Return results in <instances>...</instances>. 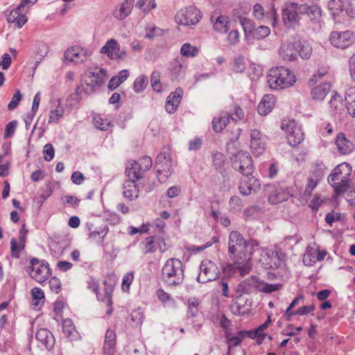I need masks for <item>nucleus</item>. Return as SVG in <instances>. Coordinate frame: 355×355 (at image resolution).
Returning <instances> with one entry per match:
<instances>
[{
    "instance_id": "obj_1",
    "label": "nucleus",
    "mask_w": 355,
    "mask_h": 355,
    "mask_svg": "<svg viewBox=\"0 0 355 355\" xmlns=\"http://www.w3.org/2000/svg\"><path fill=\"white\" fill-rule=\"evenodd\" d=\"M249 241H246L238 231H232L228 238V254L241 276L248 275L252 268L251 257H249Z\"/></svg>"
},
{
    "instance_id": "obj_2",
    "label": "nucleus",
    "mask_w": 355,
    "mask_h": 355,
    "mask_svg": "<svg viewBox=\"0 0 355 355\" xmlns=\"http://www.w3.org/2000/svg\"><path fill=\"white\" fill-rule=\"evenodd\" d=\"M232 139L227 142V153L230 155L232 167L245 177L252 175L254 171V166L251 155L247 151L239 149L236 141Z\"/></svg>"
},
{
    "instance_id": "obj_3",
    "label": "nucleus",
    "mask_w": 355,
    "mask_h": 355,
    "mask_svg": "<svg viewBox=\"0 0 355 355\" xmlns=\"http://www.w3.org/2000/svg\"><path fill=\"white\" fill-rule=\"evenodd\" d=\"M267 81L270 88L282 89L288 88L296 82L294 73L283 66L271 68L268 73Z\"/></svg>"
},
{
    "instance_id": "obj_4",
    "label": "nucleus",
    "mask_w": 355,
    "mask_h": 355,
    "mask_svg": "<svg viewBox=\"0 0 355 355\" xmlns=\"http://www.w3.org/2000/svg\"><path fill=\"white\" fill-rule=\"evenodd\" d=\"M164 283L169 287L180 286L184 279V270L182 261L175 258L168 259L162 269Z\"/></svg>"
},
{
    "instance_id": "obj_5",
    "label": "nucleus",
    "mask_w": 355,
    "mask_h": 355,
    "mask_svg": "<svg viewBox=\"0 0 355 355\" xmlns=\"http://www.w3.org/2000/svg\"><path fill=\"white\" fill-rule=\"evenodd\" d=\"M249 257L252 260L260 263L265 269L277 268V264L273 262L272 250L261 248L259 242L255 239L249 240Z\"/></svg>"
},
{
    "instance_id": "obj_6",
    "label": "nucleus",
    "mask_w": 355,
    "mask_h": 355,
    "mask_svg": "<svg viewBox=\"0 0 355 355\" xmlns=\"http://www.w3.org/2000/svg\"><path fill=\"white\" fill-rule=\"evenodd\" d=\"M155 167L157 170V177L161 182H165L173 172V162L168 148H164L157 156Z\"/></svg>"
},
{
    "instance_id": "obj_7",
    "label": "nucleus",
    "mask_w": 355,
    "mask_h": 355,
    "mask_svg": "<svg viewBox=\"0 0 355 355\" xmlns=\"http://www.w3.org/2000/svg\"><path fill=\"white\" fill-rule=\"evenodd\" d=\"M26 271L32 279L41 284L44 283L51 275L48 262L37 258L30 259Z\"/></svg>"
},
{
    "instance_id": "obj_8",
    "label": "nucleus",
    "mask_w": 355,
    "mask_h": 355,
    "mask_svg": "<svg viewBox=\"0 0 355 355\" xmlns=\"http://www.w3.org/2000/svg\"><path fill=\"white\" fill-rule=\"evenodd\" d=\"M105 288L104 294L98 292V282L94 278L89 277L87 282V287L92 292L95 293L96 297L98 300L104 302L109 309L107 310L106 313L110 315L112 313V293L114 291V286L108 284L106 281L104 282Z\"/></svg>"
},
{
    "instance_id": "obj_9",
    "label": "nucleus",
    "mask_w": 355,
    "mask_h": 355,
    "mask_svg": "<svg viewBox=\"0 0 355 355\" xmlns=\"http://www.w3.org/2000/svg\"><path fill=\"white\" fill-rule=\"evenodd\" d=\"M328 8L335 21L337 20L336 17L355 16V10L349 0H331L328 3Z\"/></svg>"
},
{
    "instance_id": "obj_10",
    "label": "nucleus",
    "mask_w": 355,
    "mask_h": 355,
    "mask_svg": "<svg viewBox=\"0 0 355 355\" xmlns=\"http://www.w3.org/2000/svg\"><path fill=\"white\" fill-rule=\"evenodd\" d=\"M220 272L217 265L208 259L201 261L200 272L196 278L198 282L205 284L217 279Z\"/></svg>"
},
{
    "instance_id": "obj_11",
    "label": "nucleus",
    "mask_w": 355,
    "mask_h": 355,
    "mask_svg": "<svg viewBox=\"0 0 355 355\" xmlns=\"http://www.w3.org/2000/svg\"><path fill=\"white\" fill-rule=\"evenodd\" d=\"M201 17L199 10L194 6H189L178 11L175 19L178 24L191 26L198 24Z\"/></svg>"
},
{
    "instance_id": "obj_12",
    "label": "nucleus",
    "mask_w": 355,
    "mask_h": 355,
    "mask_svg": "<svg viewBox=\"0 0 355 355\" xmlns=\"http://www.w3.org/2000/svg\"><path fill=\"white\" fill-rule=\"evenodd\" d=\"M90 56L91 52L88 49L78 46H72L64 52L65 60L75 64L84 63Z\"/></svg>"
},
{
    "instance_id": "obj_13",
    "label": "nucleus",
    "mask_w": 355,
    "mask_h": 355,
    "mask_svg": "<svg viewBox=\"0 0 355 355\" xmlns=\"http://www.w3.org/2000/svg\"><path fill=\"white\" fill-rule=\"evenodd\" d=\"M352 33L349 31H333L329 36L331 44L339 49H346L352 43Z\"/></svg>"
},
{
    "instance_id": "obj_14",
    "label": "nucleus",
    "mask_w": 355,
    "mask_h": 355,
    "mask_svg": "<svg viewBox=\"0 0 355 355\" xmlns=\"http://www.w3.org/2000/svg\"><path fill=\"white\" fill-rule=\"evenodd\" d=\"M301 14L300 6L296 3H290L282 10V19L286 25L291 26L299 21Z\"/></svg>"
},
{
    "instance_id": "obj_15",
    "label": "nucleus",
    "mask_w": 355,
    "mask_h": 355,
    "mask_svg": "<svg viewBox=\"0 0 355 355\" xmlns=\"http://www.w3.org/2000/svg\"><path fill=\"white\" fill-rule=\"evenodd\" d=\"M250 147L252 153L255 156H259L265 151L266 142L259 130L256 129L251 130Z\"/></svg>"
},
{
    "instance_id": "obj_16",
    "label": "nucleus",
    "mask_w": 355,
    "mask_h": 355,
    "mask_svg": "<svg viewBox=\"0 0 355 355\" xmlns=\"http://www.w3.org/2000/svg\"><path fill=\"white\" fill-rule=\"evenodd\" d=\"M105 74L106 71L104 69H100L96 72L88 71L85 75L84 83L94 92L95 87L101 85L104 82Z\"/></svg>"
},
{
    "instance_id": "obj_17",
    "label": "nucleus",
    "mask_w": 355,
    "mask_h": 355,
    "mask_svg": "<svg viewBox=\"0 0 355 355\" xmlns=\"http://www.w3.org/2000/svg\"><path fill=\"white\" fill-rule=\"evenodd\" d=\"M351 173V167L349 164L343 163L338 165L331 171V174L328 177V182H336V181L342 179L349 178Z\"/></svg>"
},
{
    "instance_id": "obj_18",
    "label": "nucleus",
    "mask_w": 355,
    "mask_h": 355,
    "mask_svg": "<svg viewBox=\"0 0 355 355\" xmlns=\"http://www.w3.org/2000/svg\"><path fill=\"white\" fill-rule=\"evenodd\" d=\"M300 44L296 43H285L281 46L279 54L284 60L294 61L297 58Z\"/></svg>"
},
{
    "instance_id": "obj_19",
    "label": "nucleus",
    "mask_w": 355,
    "mask_h": 355,
    "mask_svg": "<svg viewBox=\"0 0 355 355\" xmlns=\"http://www.w3.org/2000/svg\"><path fill=\"white\" fill-rule=\"evenodd\" d=\"M265 282L259 279L254 275H252L239 284V288L244 293H250L248 287H253L260 292L264 289Z\"/></svg>"
},
{
    "instance_id": "obj_20",
    "label": "nucleus",
    "mask_w": 355,
    "mask_h": 355,
    "mask_svg": "<svg viewBox=\"0 0 355 355\" xmlns=\"http://www.w3.org/2000/svg\"><path fill=\"white\" fill-rule=\"evenodd\" d=\"M182 94V89L178 87L175 92L171 93L167 97L165 109L168 113L173 114L175 112L176 108L180 103Z\"/></svg>"
},
{
    "instance_id": "obj_21",
    "label": "nucleus",
    "mask_w": 355,
    "mask_h": 355,
    "mask_svg": "<svg viewBox=\"0 0 355 355\" xmlns=\"http://www.w3.org/2000/svg\"><path fill=\"white\" fill-rule=\"evenodd\" d=\"M125 174L128 178V180L135 182L141 179L144 176V172L135 160H129L127 162L125 165Z\"/></svg>"
},
{
    "instance_id": "obj_22",
    "label": "nucleus",
    "mask_w": 355,
    "mask_h": 355,
    "mask_svg": "<svg viewBox=\"0 0 355 355\" xmlns=\"http://www.w3.org/2000/svg\"><path fill=\"white\" fill-rule=\"evenodd\" d=\"M335 144L338 152L342 155L349 154L354 148L353 143L349 140L343 132H340L337 135Z\"/></svg>"
},
{
    "instance_id": "obj_23",
    "label": "nucleus",
    "mask_w": 355,
    "mask_h": 355,
    "mask_svg": "<svg viewBox=\"0 0 355 355\" xmlns=\"http://www.w3.org/2000/svg\"><path fill=\"white\" fill-rule=\"evenodd\" d=\"M300 12L306 14L310 20L313 23H320L322 17V10L318 5L300 6Z\"/></svg>"
},
{
    "instance_id": "obj_24",
    "label": "nucleus",
    "mask_w": 355,
    "mask_h": 355,
    "mask_svg": "<svg viewBox=\"0 0 355 355\" xmlns=\"http://www.w3.org/2000/svg\"><path fill=\"white\" fill-rule=\"evenodd\" d=\"M276 102V98L273 94L263 96L259 103L257 112L261 116H266L273 109Z\"/></svg>"
},
{
    "instance_id": "obj_25",
    "label": "nucleus",
    "mask_w": 355,
    "mask_h": 355,
    "mask_svg": "<svg viewBox=\"0 0 355 355\" xmlns=\"http://www.w3.org/2000/svg\"><path fill=\"white\" fill-rule=\"evenodd\" d=\"M260 182L258 179L251 175L246 177L239 186V191L243 196H249L252 191L260 188Z\"/></svg>"
},
{
    "instance_id": "obj_26",
    "label": "nucleus",
    "mask_w": 355,
    "mask_h": 355,
    "mask_svg": "<svg viewBox=\"0 0 355 355\" xmlns=\"http://www.w3.org/2000/svg\"><path fill=\"white\" fill-rule=\"evenodd\" d=\"M36 339L40 342L48 350L51 349L55 344V339L52 333L47 329H40L36 334Z\"/></svg>"
},
{
    "instance_id": "obj_27",
    "label": "nucleus",
    "mask_w": 355,
    "mask_h": 355,
    "mask_svg": "<svg viewBox=\"0 0 355 355\" xmlns=\"http://www.w3.org/2000/svg\"><path fill=\"white\" fill-rule=\"evenodd\" d=\"M123 196L129 200L137 198L139 196V187L136 182L125 180L123 183Z\"/></svg>"
},
{
    "instance_id": "obj_28",
    "label": "nucleus",
    "mask_w": 355,
    "mask_h": 355,
    "mask_svg": "<svg viewBox=\"0 0 355 355\" xmlns=\"http://www.w3.org/2000/svg\"><path fill=\"white\" fill-rule=\"evenodd\" d=\"M116 335L114 331L110 329L107 330L103 347L105 355H112L116 345Z\"/></svg>"
},
{
    "instance_id": "obj_29",
    "label": "nucleus",
    "mask_w": 355,
    "mask_h": 355,
    "mask_svg": "<svg viewBox=\"0 0 355 355\" xmlns=\"http://www.w3.org/2000/svg\"><path fill=\"white\" fill-rule=\"evenodd\" d=\"M331 85L328 83H323L311 89V95L314 100L322 101L329 92Z\"/></svg>"
},
{
    "instance_id": "obj_30",
    "label": "nucleus",
    "mask_w": 355,
    "mask_h": 355,
    "mask_svg": "<svg viewBox=\"0 0 355 355\" xmlns=\"http://www.w3.org/2000/svg\"><path fill=\"white\" fill-rule=\"evenodd\" d=\"M229 112H223L218 116H215L212 121V128L216 132H221L230 121Z\"/></svg>"
},
{
    "instance_id": "obj_31",
    "label": "nucleus",
    "mask_w": 355,
    "mask_h": 355,
    "mask_svg": "<svg viewBox=\"0 0 355 355\" xmlns=\"http://www.w3.org/2000/svg\"><path fill=\"white\" fill-rule=\"evenodd\" d=\"M327 252L324 250L306 252L304 256V263L307 266H312L316 261L323 260Z\"/></svg>"
},
{
    "instance_id": "obj_32",
    "label": "nucleus",
    "mask_w": 355,
    "mask_h": 355,
    "mask_svg": "<svg viewBox=\"0 0 355 355\" xmlns=\"http://www.w3.org/2000/svg\"><path fill=\"white\" fill-rule=\"evenodd\" d=\"M345 99L348 113L355 118V87H349L347 90Z\"/></svg>"
},
{
    "instance_id": "obj_33",
    "label": "nucleus",
    "mask_w": 355,
    "mask_h": 355,
    "mask_svg": "<svg viewBox=\"0 0 355 355\" xmlns=\"http://www.w3.org/2000/svg\"><path fill=\"white\" fill-rule=\"evenodd\" d=\"M246 301L242 297H237L236 300L231 304L230 309L233 314L243 315L247 313L249 308L245 306Z\"/></svg>"
},
{
    "instance_id": "obj_34",
    "label": "nucleus",
    "mask_w": 355,
    "mask_h": 355,
    "mask_svg": "<svg viewBox=\"0 0 355 355\" xmlns=\"http://www.w3.org/2000/svg\"><path fill=\"white\" fill-rule=\"evenodd\" d=\"M289 144L291 146H297L301 144L304 140V132L300 127L296 126L287 135Z\"/></svg>"
},
{
    "instance_id": "obj_35",
    "label": "nucleus",
    "mask_w": 355,
    "mask_h": 355,
    "mask_svg": "<svg viewBox=\"0 0 355 355\" xmlns=\"http://www.w3.org/2000/svg\"><path fill=\"white\" fill-rule=\"evenodd\" d=\"M329 105L331 108V112L334 114H340L341 111L344 110L343 99L341 96L336 93L331 96V100L329 101Z\"/></svg>"
},
{
    "instance_id": "obj_36",
    "label": "nucleus",
    "mask_w": 355,
    "mask_h": 355,
    "mask_svg": "<svg viewBox=\"0 0 355 355\" xmlns=\"http://www.w3.org/2000/svg\"><path fill=\"white\" fill-rule=\"evenodd\" d=\"M188 307L187 314L188 318L197 317L199 313L200 300L196 297H190L187 300Z\"/></svg>"
},
{
    "instance_id": "obj_37",
    "label": "nucleus",
    "mask_w": 355,
    "mask_h": 355,
    "mask_svg": "<svg viewBox=\"0 0 355 355\" xmlns=\"http://www.w3.org/2000/svg\"><path fill=\"white\" fill-rule=\"evenodd\" d=\"M291 196H292L291 189L286 188L282 191H278L274 195H270L268 197V201L271 204H277L288 200Z\"/></svg>"
},
{
    "instance_id": "obj_38",
    "label": "nucleus",
    "mask_w": 355,
    "mask_h": 355,
    "mask_svg": "<svg viewBox=\"0 0 355 355\" xmlns=\"http://www.w3.org/2000/svg\"><path fill=\"white\" fill-rule=\"evenodd\" d=\"M228 17L220 15L213 23L214 29L221 33H226L230 28Z\"/></svg>"
},
{
    "instance_id": "obj_39",
    "label": "nucleus",
    "mask_w": 355,
    "mask_h": 355,
    "mask_svg": "<svg viewBox=\"0 0 355 355\" xmlns=\"http://www.w3.org/2000/svg\"><path fill=\"white\" fill-rule=\"evenodd\" d=\"M212 162L215 169L220 173L224 171L225 159L224 155L220 152H213L211 154Z\"/></svg>"
},
{
    "instance_id": "obj_40",
    "label": "nucleus",
    "mask_w": 355,
    "mask_h": 355,
    "mask_svg": "<svg viewBox=\"0 0 355 355\" xmlns=\"http://www.w3.org/2000/svg\"><path fill=\"white\" fill-rule=\"evenodd\" d=\"M329 184L334 188V193L337 196L344 193L350 186L349 178L342 179L336 182H330Z\"/></svg>"
},
{
    "instance_id": "obj_41",
    "label": "nucleus",
    "mask_w": 355,
    "mask_h": 355,
    "mask_svg": "<svg viewBox=\"0 0 355 355\" xmlns=\"http://www.w3.org/2000/svg\"><path fill=\"white\" fill-rule=\"evenodd\" d=\"M118 46L119 43L116 40L110 39L101 48V53H105L110 58L114 59L113 52H115V49H118Z\"/></svg>"
},
{
    "instance_id": "obj_42",
    "label": "nucleus",
    "mask_w": 355,
    "mask_h": 355,
    "mask_svg": "<svg viewBox=\"0 0 355 355\" xmlns=\"http://www.w3.org/2000/svg\"><path fill=\"white\" fill-rule=\"evenodd\" d=\"M132 9V6L128 5L127 3H123L119 10L114 11V15L116 19L122 20L131 13Z\"/></svg>"
},
{
    "instance_id": "obj_43",
    "label": "nucleus",
    "mask_w": 355,
    "mask_h": 355,
    "mask_svg": "<svg viewBox=\"0 0 355 355\" xmlns=\"http://www.w3.org/2000/svg\"><path fill=\"white\" fill-rule=\"evenodd\" d=\"M180 53L185 57H196L199 53V50L196 46L191 45L189 43H185L182 46Z\"/></svg>"
},
{
    "instance_id": "obj_44",
    "label": "nucleus",
    "mask_w": 355,
    "mask_h": 355,
    "mask_svg": "<svg viewBox=\"0 0 355 355\" xmlns=\"http://www.w3.org/2000/svg\"><path fill=\"white\" fill-rule=\"evenodd\" d=\"M161 74L158 71H153L150 76V83L153 89L157 92H162V85L160 82Z\"/></svg>"
},
{
    "instance_id": "obj_45",
    "label": "nucleus",
    "mask_w": 355,
    "mask_h": 355,
    "mask_svg": "<svg viewBox=\"0 0 355 355\" xmlns=\"http://www.w3.org/2000/svg\"><path fill=\"white\" fill-rule=\"evenodd\" d=\"M62 330L67 337H73L76 333V328L73 321L70 318H66L62 322Z\"/></svg>"
},
{
    "instance_id": "obj_46",
    "label": "nucleus",
    "mask_w": 355,
    "mask_h": 355,
    "mask_svg": "<svg viewBox=\"0 0 355 355\" xmlns=\"http://www.w3.org/2000/svg\"><path fill=\"white\" fill-rule=\"evenodd\" d=\"M93 123L96 128L101 130H107L110 125V121L107 119H103L100 115L93 117Z\"/></svg>"
},
{
    "instance_id": "obj_47",
    "label": "nucleus",
    "mask_w": 355,
    "mask_h": 355,
    "mask_svg": "<svg viewBox=\"0 0 355 355\" xmlns=\"http://www.w3.org/2000/svg\"><path fill=\"white\" fill-rule=\"evenodd\" d=\"M148 78L145 75H141L136 78L133 84L134 90L141 92L148 85Z\"/></svg>"
},
{
    "instance_id": "obj_48",
    "label": "nucleus",
    "mask_w": 355,
    "mask_h": 355,
    "mask_svg": "<svg viewBox=\"0 0 355 355\" xmlns=\"http://www.w3.org/2000/svg\"><path fill=\"white\" fill-rule=\"evenodd\" d=\"M240 24L243 27V31L246 36L253 34L254 31V26L253 21L247 17H241Z\"/></svg>"
},
{
    "instance_id": "obj_49",
    "label": "nucleus",
    "mask_w": 355,
    "mask_h": 355,
    "mask_svg": "<svg viewBox=\"0 0 355 355\" xmlns=\"http://www.w3.org/2000/svg\"><path fill=\"white\" fill-rule=\"evenodd\" d=\"M31 295L34 300L36 302L34 303V305L37 306L40 305V304H43L44 302V294L42 290L40 288L35 287L31 290Z\"/></svg>"
},
{
    "instance_id": "obj_50",
    "label": "nucleus",
    "mask_w": 355,
    "mask_h": 355,
    "mask_svg": "<svg viewBox=\"0 0 355 355\" xmlns=\"http://www.w3.org/2000/svg\"><path fill=\"white\" fill-rule=\"evenodd\" d=\"M270 33L269 27L266 26H259L254 29L253 37L260 40L267 37Z\"/></svg>"
},
{
    "instance_id": "obj_51",
    "label": "nucleus",
    "mask_w": 355,
    "mask_h": 355,
    "mask_svg": "<svg viewBox=\"0 0 355 355\" xmlns=\"http://www.w3.org/2000/svg\"><path fill=\"white\" fill-rule=\"evenodd\" d=\"M234 71L236 73L243 72L245 69V58L242 55H239L235 58L233 63Z\"/></svg>"
},
{
    "instance_id": "obj_52",
    "label": "nucleus",
    "mask_w": 355,
    "mask_h": 355,
    "mask_svg": "<svg viewBox=\"0 0 355 355\" xmlns=\"http://www.w3.org/2000/svg\"><path fill=\"white\" fill-rule=\"evenodd\" d=\"M64 110L62 108L59 107L54 110H51L49 112V123H56L58 122L60 119L63 116Z\"/></svg>"
},
{
    "instance_id": "obj_53",
    "label": "nucleus",
    "mask_w": 355,
    "mask_h": 355,
    "mask_svg": "<svg viewBox=\"0 0 355 355\" xmlns=\"http://www.w3.org/2000/svg\"><path fill=\"white\" fill-rule=\"evenodd\" d=\"M137 164L140 166V168L144 173L148 171L153 164L152 159L148 156H144L139 159Z\"/></svg>"
},
{
    "instance_id": "obj_54",
    "label": "nucleus",
    "mask_w": 355,
    "mask_h": 355,
    "mask_svg": "<svg viewBox=\"0 0 355 355\" xmlns=\"http://www.w3.org/2000/svg\"><path fill=\"white\" fill-rule=\"evenodd\" d=\"M272 259L273 262H275L277 264V268H279L282 261H284L286 254L280 248L276 247L274 251H272Z\"/></svg>"
},
{
    "instance_id": "obj_55",
    "label": "nucleus",
    "mask_w": 355,
    "mask_h": 355,
    "mask_svg": "<svg viewBox=\"0 0 355 355\" xmlns=\"http://www.w3.org/2000/svg\"><path fill=\"white\" fill-rule=\"evenodd\" d=\"M300 49L298 50L297 55L303 59H308L312 54V49L307 44H299Z\"/></svg>"
},
{
    "instance_id": "obj_56",
    "label": "nucleus",
    "mask_w": 355,
    "mask_h": 355,
    "mask_svg": "<svg viewBox=\"0 0 355 355\" xmlns=\"http://www.w3.org/2000/svg\"><path fill=\"white\" fill-rule=\"evenodd\" d=\"M134 280V272H129L126 273L122 279L121 288L123 291H128L130 286Z\"/></svg>"
},
{
    "instance_id": "obj_57",
    "label": "nucleus",
    "mask_w": 355,
    "mask_h": 355,
    "mask_svg": "<svg viewBox=\"0 0 355 355\" xmlns=\"http://www.w3.org/2000/svg\"><path fill=\"white\" fill-rule=\"evenodd\" d=\"M37 49L38 51H37L36 55L39 56V60L37 61L35 63L36 67L38 65L40 61L46 55L49 51V46L46 43L40 42L38 44Z\"/></svg>"
},
{
    "instance_id": "obj_58",
    "label": "nucleus",
    "mask_w": 355,
    "mask_h": 355,
    "mask_svg": "<svg viewBox=\"0 0 355 355\" xmlns=\"http://www.w3.org/2000/svg\"><path fill=\"white\" fill-rule=\"evenodd\" d=\"M182 64L179 61H175L173 63L172 68L171 69V79H177L182 73Z\"/></svg>"
},
{
    "instance_id": "obj_59",
    "label": "nucleus",
    "mask_w": 355,
    "mask_h": 355,
    "mask_svg": "<svg viewBox=\"0 0 355 355\" xmlns=\"http://www.w3.org/2000/svg\"><path fill=\"white\" fill-rule=\"evenodd\" d=\"M21 99V92L19 89H16L15 92L12 98V100L10 101V102L9 103V104L8 105V109L9 110H13L14 109H15L18 106Z\"/></svg>"
},
{
    "instance_id": "obj_60",
    "label": "nucleus",
    "mask_w": 355,
    "mask_h": 355,
    "mask_svg": "<svg viewBox=\"0 0 355 355\" xmlns=\"http://www.w3.org/2000/svg\"><path fill=\"white\" fill-rule=\"evenodd\" d=\"M342 220V215L340 213H335L334 211L328 213L325 216V222L330 226L336 221Z\"/></svg>"
},
{
    "instance_id": "obj_61",
    "label": "nucleus",
    "mask_w": 355,
    "mask_h": 355,
    "mask_svg": "<svg viewBox=\"0 0 355 355\" xmlns=\"http://www.w3.org/2000/svg\"><path fill=\"white\" fill-rule=\"evenodd\" d=\"M44 159L46 161H51L53 159L55 154L54 148L51 144H46L44 147L43 150Z\"/></svg>"
},
{
    "instance_id": "obj_62",
    "label": "nucleus",
    "mask_w": 355,
    "mask_h": 355,
    "mask_svg": "<svg viewBox=\"0 0 355 355\" xmlns=\"http://www.w3.org/2000/svg\"><path fill=\"white\" fill-rule=\"evenodd\" d=\"M49 285L50 289L52 291L55 292V293H59L60 291H61L60 280L55 277H53L50 279V280L49 282Z\"/></svg>"
},
{
    "instance_id": "obj_63",
    "label": "nucleus",
    "mask_w": 355,
    "mask_h": 355,
    "mask_svg": "<svg viewBox=\"0 0 355 355\" xmlns=\"http://www.w3.org/2000/svg\"><path fill=\"white\" fill-rule=\"evenodd\" d=\"M229 116L230 119L237 121L244 118V112L241 107L236 106L234 112H230Z\"/></svg>"
},
{
    "instance_id": "obj_64",
    "label": "nucleus",
    "mask_w": 355,
    "mask_h": 355,
    "mask_svg": "<svg viewBox=\"0 0 355 355\" xmlns=\"http://www.w3.org/2000/svg\"><path fill=\"white\" fill-rule=\"evenodd\" d=\"M17 125V121H12L10 122H9L6 126L4 137L5 138L11 137L15 132Z\"/></svg>"
}]
</instances>
